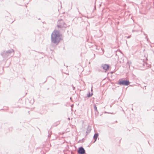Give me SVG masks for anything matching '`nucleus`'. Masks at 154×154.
<instances>
[{"label": "nucleus", "instance_id": "nucleus-1", "mask_svg": "<svg viewBox=\"0 0 154 154\" xmlns=\"http://www.w3.org/2000/svg\"><path fill=\"white\" fill-rule=\"evenodd\" d=\"M60 34L58 30H54L52 33L51 41L52 43L56 45L58 44L60 39Z\"/></svg>", "mask_w": 154, "mask_h": 154}, {"label": "nucleus", "instance_id": "nucleus-2", "mask_svg": "<svg viewBox=\"0 0 154 154\" xmlns=\"http://www.w3.org/2000/svg\"><path fill=\"white\" fill-rule=\"evenodd\" d=\"M67 27V24L65 23L63 20L60 19L58 20L57 27L60 30H64Z\"/></svg>", "mask_w": 154, "mask_h": 154}, {"label": "nucleus", "instance_id": "nucleus-3", "mask_svg": "<svg viewBox=\"0 0 154 154\" xmlns=\"http://www.w3.org/2000/svg\"><path fill=\"white\" fill-rule=\"evenodd\" d=\"M14 53V50L13 49H11L6 51H3L1 53V54L3 58H6L12 57L13 56Z\"/></svg>", "mask_w": 154, "mask_h": 154}, {"label": "nucleus", "instance_id": "nucleus-4", "mask_svg": "<svg viewBox=\"0 0 154 154\" xmlns=\"http://www.w3.org/2000/svg\"><path fill=\"white\" fill-rule=\"evenodd\" d=\"M130 84L129 81L127 80H123L122 79H120L119 81L118 84L122 85H128Z\"/></svg>", "mask_w": 154, "mask_h": 154}, {"label": "nucleus", "instance_id": "nucleus-5", "mask_svg": "<svg viewBox=\"0 0 154 154\" xmlns=\"http://www.w3.org/2000/svg\"><path fill=\"white\" fill-rule=\"evenodd\" d=\"M101 67L105 70V72H106L109 68V66L106 64H103L101 65Z\"/></svg>", "mask_w": 154, "mask_h": 154}, {"label": "nucleus", "instance_id": "nucleus-6", "mask_svg": "<svg viewBox=\"0 0 154 154\" xmlns=\"http://www.w3.org/2000/svg\"><path fill=\"white\" fill-rule=\"evenodd\" d=\"M85 150L82 147L79 148L78 150V152L79 154H84L85 153Z\"/></svg>", "mask_w": 154, "mask_h": 154}, {"label": "nucleus", "instance_id": "nucleus-7", "mask_svg": "<svg viewBox=\"0 0 154 154\" xmlns=\"http://www.w3.org/2000/svg\"><path fill=\"white\" fill-rule=\"evenodd\" d=\"M91 48H92V49L95 51H97L99 50L100 48V47L99 46H97L95 45H94L91 46Z\"/></svg>", "mask_w": 154, "mask_h": 154}, {"label": "nucleus", "instance_id": "nucleus-8", "mask_svg": "<svg viewBox=\"0 0 154 154\" xmlns=\"http://www.w3.org/2000/svg\"><path fill=\"white\" fill-rule=\"evenodd\" d=\"M91 127L89 126H88L87 128V130L86 131V133L87 134L86 135L89 133L91 132Z\"/></svg>", "mask_w": 154, "mask_h": 154}, {"label": "nucleus", "instance_id": "nucleus-9", "mask_svg": "<svg viewBox=\"0 0 154 154\" xmlns=\"http://www.w3.org/2000/svg\"><path fill=\"white\" fill-rule=\"evenodd\" d=\"M98 134L97 133H95L94 134V137H93V138L94 140V142H95L97 140V137H98Z\"/></svg>", "mask_w": 154, "mask_h": 154}, {"label": "nucleus", "instance_id": "nucleus-10", "mask_svg": "<svg viewBox=\"0 0 154 154\" xmlns=\"http://www.w3.org/2000/svg\"><path fill=\"white\" fill-rule=\"evenodd\" d=\"M92 95H93L92 93H91V94L90 93V92H89L88 94L87 95V97H91V96H92Z\"/></svg>", "mask_w": 154, "mask_h": 154}, {"label": "nucleus", "instance_id": "nucleus-11", "mask_svg": "<svg viewBox=\"0 0 154 154\" xmlns=\"http://www.w3.org/2000/svg\"><path fill=\"white\" fill-rule=\"evenodd\" d=\"M94 111L96 112H98L97 108V107L96 105H94Z\"/></svg>", "mask_w": 154, "mask_h": 154}, {"label": "nucleus", "instance_id": "nucleus-12", "mask_svg": "<svg viewBox=\"0 0 154 154\" xmlns=\"http://www.w3.org/2000/svg\"><path fill=\"white\" fill-rule=\"evenodd\" d=\"M143 34L145 36V38H146L147 41H148V38H147V35L144 32H143Z\"/></svg>", "mask_w": 154, "mask_h": 154}, {"label": "nucleus", "instance_id": "nucleus-13", "mask_svg": "<svg viewBox=\"0 0 154 154\" xmlns=\"http://www.w3.org/2000/svg\"><path fill=\"white\" fill-rule=\"evenodd\" d=\"M72 87L73 90H75V87L73 86V85H72Z\"/></svg>", "mask_w": 154, "mask_h": 154}, {"label": "nucleus", "instance_id": "nucleus-14", "mask_svg": "<svg viewBox=\"0 0 154 154\" xmlns=\"http://www.w3.org/2000/svg\"><path fill=\"white\" fill-rule=\"evenodd\" d=\"M131 36V35H130V36H128L127 37V38H130Z\"/></svg>", "mask_w": 154, "mask_h": 154}, {"label": "nucleus", "instance_id": "nucleus-15", "mask_svg": "<svg viewBox=\"0 0 154 154\" xmlns=\"http://www.w3.org/2000/svg\"><path fill=\"white\" fill-rule=\"evenodd\" d=\"M146 60H147V58H146Z\"/></svg>", "mask_w": 154, "mask_h": 154}, {"label": "nucleus", "instance_id": "nucleus-16", "mask_svg": "<svg viewBox=\"0 0 154 154\" xmlns=\"http://www.w3.org/2000/svg\"><path fill=\"white\" fill-rule=\"evenodd\" d=\"M32 103H33V101H32Z\"/></svg>", "mask_w": 154, "mask_h": 154}, {"label": "nucleus", "instance_id": "nucleus-17", "mask_svg": "<svg viewBox=\"0 0 154 154\" xmlns=\"http://www.w3.org/2000/svg\"><path fill=\"white\" fill-rule=\"evenodd\" d=\"M68 119L69 120L70 119V118H69Z\"/></svg>", "mask_w": 154, "mask_h": 154}, {"label": "nucleus", "instance_id": "nucleus-18", "mask_svg": "<svg viewBox=\"0 0 154 154\" xmlns=\"http://www.w3.org/2000/svg\"><path fill=\"white\" fill-rule=\"evenodd\" d=\"M48 137L50 136V135H48Z\"/></svg>", "mask_w": 154, "mask_h": 154}]
</instances>
